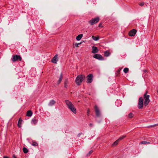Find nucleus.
<instances>
[{
	"label": "nucleus",
	"instance_id": "obj_19",
	"mask_svg": "<svg viewBox=\"0 0 158 158\" xmlns=\"http://www.w3.org/2000/svg\"><path fill=\"white\" fill-rule=\"evenodd\" d=\"M119 141L117 139V140H116V141H115L112 145V146H116V145H117L118 142H119Z\"/></svg>",
	"mask_w": 158,
	"mask_h": 158
},
{
	"label": "nucleus",
	"instance_id": "obj_5",
	"mask_svg": "<svg viewBox=\"0 0 158 158\" xmlns=\"http://www.w3.org/2000/svg\"><path fill=\"white\" fill-rule=\"evenodd\" d=\"M143 106V100L142 97L139 98V100L138 108L139 109H141Z\"/></svg>",
	"mask_w": 158,
	"mask_h": 158
},
{
	"label": "nucleus",
	"instance_id": "obj_18",
	"mask_svg": "<svg viewBox=\"0 0 158 158\" xmlns=\"http://www.w3.org/2000/svg\"><path fill=\"white\" fill-rule=\"evenodd\" d=\"M110 52L107 51H106L104 52V55L105 56H108L110 55Z\"/></svg>",
	"mask_w": 158,
	"mask_h": 158
},
{
	"label": "nucleus",
	"instance_id": "obj_39",
	"mask_svg": "<svg viewBox=\"0 0 158 158\" xmlns=\"http://www.w3.org/2000/svg\"><path fill=\"white\" fill-rule=\"evenodd\" d=\"M20 125L22 123V122L23 121L22 120V119L20 118Z\"/></svg>",
	"mask_w": 158,
	"mask_h": 158
},
{
	"label": "nucleus",
	"instance_id": "obj_29",
	"mask_svg": "<svg viewBox=\"0 0 158 158\" xmlns=\"http://www.w3.org/2000/svg\"><path fill=\"white\" fill-rule=\"evenodd\" d=\"M82 43V42L80 43H77V44H75V46H76V47H78V46L79 45H80Z\"/></svg>",
	"mask_w": 158,
	"mask_h": 158
},
{
	"label": "nucleus",
	"instance_id": "obj_40",
	"mask_svg": "<svg viewBox=\"0 0 158 158\" xmlns=\"http://www.w3.org/2000/svg\"><path fill=\"white\" fill-rule=\"evenodd\" d=\"M144 73H146L147 71L146 70H144Z\"/></svg>",
	"mask_w": 158,
	"mask_h": 158
},
{
	"label": "nucleus",
	"instance_id": "obj_3",
	"mask_svg": "<svg viewBox=\"0 0 158 158\" xmlns=\"http://www.w3.org/2000/svg\"><path fill=\"white\" fill-rule=\"evenodd\" d=\"M99 18L98 17L95 18H93L89 21V23L91 25H92L94 24L97 23L99 21Z\"/></svg>",
	"mask_w": 158,
	"mask_h": 158
},
{
	"label": "nucleus",
	"instance_id": "obj_41",
	"mask_svg": "<svg viewBox=\"0 0 158 158\" xmlns=\"http://www.w3.org/2000/svg\"><path fill=\"white\" fill-rule=\"evenodd\" d=\"M99 27H101V24H99Z\"/></svg>",
	"mask_w": 158,
	"mask_h": 158
},
{
	"label": "nucleus",
	"instance_id": "obj_9",
	"mask_svg": "<svg viewBox=\"0 0 158 158\" xmlns=\"http://www.w3.org/2000/svg\"><path fill=\"white\" fill-rule=\"evenodd\" d=\"M93 75L92 74H89L87 77L88 83H90L92 82Z\"/></svg>",
	"mask_w": 158,
	"mask_h": 158
},
{
	"label": "nucleus",
	"instance_id": "obj_14",
	"mask_svg": "<svg viewBox=\"0 0 158 158\" xmlns=\"http://www.w3.org/2000/svg\"><path fill=\"white\" fill-rule=\"evenodd\" d=\"M82 36H83L82 34H80L76 37V40L78 41L80 40L82 38Z\"/></svg>",
	"mask_w": 158,
	"mask_h": 158
},
{
	"label": "nucleus",
	"instance_id": "obj_21",
	"mask_svg": "<svg viewBox=\"0 0 158 158\" xmlns=\"http://www.w3.org/2000/svg\"><path fill=\"white\" fill-rule=\"evenodd\" d=\"M23 150L24 153H26L28 152V150L25 148H23Z\"/></svg>",
	"mask_w": 158,
	"mask_h": 158
},
{
	"label": "nucleus",
	"instance_id": "obj_24",
	"mask_svg": "<svg viewBox=\"0 0 158 158\" xmlns=\"http://www.w3.org/2000/svg\"><path fill=\"white\" fill-rule=\"evenodd\" d=\"M126 137V135L123 136L120 138H119L118 139V140L119 141L120 140H121L123 139L124 138H125Z\"/></svg>",
	"mask_w": 158,
	"mask_h": 158
},
{
	"label": "nucleus",
	"instance_id": "obj_11",
	"mask_svg": "<svg viewBox=\"0 0 158 158\" xmlns=\"http://www.w3.org/2000/svg\"><path fill=\"white\" fill-rule=\"evenodd\" d=\"M58 55L57 54H56L55 56L53 58L52 60V61L54 63L56 64L57 61L58 60V58L57 57Z\"/></svg>",
	"mask_w": 158,
	"mask_h": 158
},
{
	"label": "nucleus",
	"instance_id": "obj_36",
	"mask_svg": "<svg viewBox=\"0 0 158 158\" xmlns=\"http://www.w3.org/2000/svg\"><path fill=\"white\" fill-rule=\"evenodd\" d=\"M93 125L92 123H90L89 124V126L90 127H92L93 126Z\"/></svg>",
	"mask_w": 158,
	"mask_h": 158
},
{
	"label": "nucleus",
	"instance_id": "obj_30",
	"mask_svg": "<svg viewBox=\"0 0 158 158\" xmlns=\"http://www.w3.org/2000/svg\"><path fill=\"white\" fill-rule=\"evenodd\" d=\"M18 126L19 128L20 127V118H19L18 120Z\"/></svg>",
	"mask_w": 158,
	"mask_h": 158
},
{
	"label": "nucleus",
	"instance_id": "obj_10",
	"mask_svg": "<svg viewBox=\"0 0 158 158\" xmlns=\"http://www.w3.org/2000/svg\"><path fill=\"white\" fill-rule=\"evenodd\" d=\"M136 30L135 29H133L131 30L129 33V36H134L136 33Z\"/></svg>",
	"mask_w": 158,
	"mask_h": 158
},
{
	"label": "nucleus",
	"instance_id": "obj_34",
	"mask_svg": "<svg viewBox=\"0 0 158 158\" xmlns=\"http://www.w3.org/2000/svg\"><path fill=\"white\" fill-rule=\"evenodd\" d=\"M89 111H90L89 109H88V111H87V112L88 115H89Z\"/></svg>",
	"mask_w": 158,
	"mask_h": 158
},
{
	"label": "nucleus",
	"instance_id": "obj_37",
	"mask_svg": "<svg viewBox=\"0 0 158 158\" xmlns=\"http://www.w3.org/2000/svg\"><path fill=\"white\" fill-rule=\"evenodd\" d=\"M3 158H9L6 156H3Z\"/></svg>",
	"mask_w": 158,
	"mask_h": 158
},
{
	"label": "nucleus",
	"instance_id": "obj_12",
	"mask_svg": "<svg viewBox=\"0 0 158 158\" xmlns=\"http://www.w3.org/2000/svg\"><path fill=\"white\" fill-rule=\"evenodd\" d=\"M92 52L93 53H98V48L95 46L92 47Z\"/></svg>",
	"mask_w": 158,
	"mask_h": 158
},
{
	"label": "nucleus",
	"instance_id": "obj_4",
	"mask_svg": "<svg viewBox=\"0 0 158 158\" xmlns=\"http://www.w3.org/2000/svg\"><path fill=\"white\" fill-rule=\"evenodd\" d=\"M143 96L144 99V105L145 106H146L150 102V100L149 99L150 96L148 95H146L145 94Z\"/></svg>",
	"mask_w": 158,
	"mask_h": 158
},
{
	"label": "nucleus",
	"instance_id": "obj_43",
	"mask_svg": "<svg viewBox=\"0 0 158 158\" xmlns=\"http://www.w3.org/2000/svg\"><path fill=\"white\" fill-rule=\"evenodd\" d=\"M157 92H158V90L157 91Z\"/></svg>",
	"mask_w": 158,
	"mask_h": 158
},
{
	"label": "nucleus",
	"instance_id": "obj_31",
	"mask_svg": "<svg viewBox=\"0 0 158 158\" xmlns=\"http://www.w3.org/2000/svg\"><path fill=\"white\" fill-rule=\"evenodd\" d=\"M157 125V124H156L154 125H151L149 127H154Z\"/></svg>",
	"mask_w": 158,
	"mask_h": 158
},
{
	"label": "nucleus",
	"instance_id": "obj_32",
	"mask_svg": "<svg viewBox=\"0 0 158 158\" xmlns=\"http://www.w3.org/2000/svg\"><path fill=\"white\" fill-rule=\"evenodd\" d=\"M139 5L141 6H143L144 5V3L143 2H142V3H139Z\"/></svg>",
	"mask_w": 158,
	"mask_h": 158
},
{
	"label": "nucleus",
	"instance_id": "obj_15",
	"mask_svg": "<svg viewBox=\"0 0 158 158\" xmlns=\"http://www.w3.org/2000/svg\"><path fill=\"white\" fill-rule=\"evenodd\" d=\"M32 112L31 110H28L27 112V115L28 116L30 117L32 116Z\"/></svg>",
	"mask_w": 158,
	"mask_h": 158
},
{
	"label": "nucleus",
	"instance_id": "obj_35",
	"mask_svg": "<svg viewBox=\"0 0 158 158\" xmlns=\"http://www.w3.org/2000/svg\"><path fill=\"white\" fill-rule=\"evenodd\" d=\"M12 158H17L14 155H13L12 156Z\"/></svg>",
	"mask_w": 158,
	"mask_h": 158
},
{
	"label": "nucleus",
	"instance_id": "obj_1",
	"mask_svg": "<svg viewBox=\"0 0 158 158\" xmlns=\"http://www.w3.org/2000/svg\"><path fill=\"white\" fill-rule=\"evenodd\" d=\"M65 102L68 108L74 113L75 114L76 112V110L72 103L68 100H65Z\"/></svg>",
	"mask_w": 158,
	"mask_h": 158
},
{
	"label": "nucleus",
	"instance_id": "obj_16",
	"mask_svg": "<svg viewBox=\"0 0 158 158\" xmlns=\"http://www.w3.org/2000/svg\"><path fill=\"white\" fill-rule=\"evenodd\" d=\"M63 76H62V73L60 75V77L59 78L58 81V84H59L60 82H61Z\"/></svg>",
	"mask_w": 158,
	"mask_h": 158
},
{
	"label": "nucleus",
	"instance_id": "obj_28",
	"mask_svg": "<svg viewBox=\"0 0 158 158\" xmlns=\"http://www.w3.org/2000/svg\"><path fill=\"white\" fill-rule=\"evenodd\" d=\"M93 152V151L91 150L90 151L89 153L87 154V156H89Z\"/></svg>",
	"mask_w": 158,
	"mask_h": 158
},
{
	"label": "nucleus",
	"instance_id": "obj_17",
	"mask_svg": "<svg viewBox=\"0 0 158 158\" xmlns=\"http://www.w3.org/2000/svg\"><path fill=\"white\" fill-rule=\"evenodd\" d=\"M92 38L95 41H97L99 39V36L96 37L94 36H92Z\"/></svg>",
	"mask_w": 158,
	"mask_h": 158
},
{
	"label": "nucleus",
	"instance_id": "obj_7",
	"mask_svg": "<svg viewBox=\"0 0 158 158\" xmlns=\"http://www.w3.org/2000/svg\"><path fill=\"white\" fill-rule=\"evenodd\" d=\"M93 57L99 60H102L103 58L102 55L99 54H95L93 56Z\"/></svg>",
	"mask_w": 158,
	"mask_h": 158
},
{
	"label": "nucleus",
	"instance_id": "obj_22",
	"mask_svg": "<svg viewBox=\"0 0 158 158\" xmlns=\"http://www.w3.org/2000/svg\"><path fill=\"white\" fill-rule=\"evenodd\" d=\"M37 120L35 118L32 119V122L34 124H35L37 123Z\"/></svg>",
	"mask_w": 158,
	"mask_h": 158
},
{
	"label": "nucleus",
	"instance_id": "obj_13",
	"mask_svg": "<svg viewBox=\"0 0 158 158\" xmlns=\"http://www.w3.org/2000/svg\"><path fill=\"white\" fill-rule=\"evenodd\" d=\"M55 103L56 102L54 100H51L48 103V106H52L54 105Z\"/></svg>",
	"mask_w": 158,
	"mask_h": 158
},
{
	"label": "nucleus",
	"instance_id": "obj_25",
	"mask_svg": "<svg viewBox=\"0 0 158 158\" xmlns=\"http://www.w3.org/2000/svg\"><path fill=\"white\" fill-rule=\"evenodd\" d=\"M133 116V114L132 113H130L128 115V117L129 118H131Z\"/></svg>",
	"mask_w": 158,
	"mask_h": 158
},
{
	"label": "nucleus",
	"instance_id": "obj_23",
	"mask_svg": "<svg viewBox=\"0 0 158 158\" xmlns=\"http://www.w3.org/2000/svg\"><path fill=\"white\" fill-rule=\"evenodd\" d=\"M129 69L127 68H125L123 69V71L125 73H127Z\"/></svg>",
	"mask_w": 158,
	"mask_h": 158
},
{
	"label": "nucleus",
	"instance_id": "obj_6",
	"mask_svg": "<svg viewBox=\"0 0 158 158\" xmlns=\"http://www.w3.org/2000/svg\"><path fill=\"white\" fill-rule=\"evenodd\" d=\"M94 108L96 116L99 117L100 116L101 113L98 108L97 106L95 105L94 107Z\"/></svg>",
	"mask_w": 158,
	"mask_h": 158
},
{
	"label": "nucleus",
	"instance_id": "obj_8",
	"mask_svg": "<svg viewBox=\"0 0 158 158\" xmlns=\"http://www.w3.org/2000/svg\"><path fill=\"white\" fill-rule=\"evenodd\" d=\"M20 59V55H15L13 56L11 60L13 62H15L18 60Z\"/></svg>",
	"mask_w": 158,
	"mask_h": 158
},
{
	"label": "nucleus",
	"instance_id": "obj_20",
	"mask_svg": "<svg viewBox=\"0 0 158 158\" xmlns=\"http://www.w3.org/2000/svg\"><path fill=\"white\" fill-rule=\"evenodd\" d=\"M68 81L67 79H66L64 81V87L67 88L68 86Z\"/></svg>",
	"mask_w": 158,
	"mask_h": 158
},
{
	"label": "nucleus",
	"instance_id": "obj_2",
	"mask_svg": "<svg viewBox=\"0 0 158 158\" xmlns=\"http://www.w3.org/2000/svg\"><path fill=\"white\" fill-rule=\"evenodd\" d=\"M85 76L83 75H80L77 77L75 80L76 84L78 85H80L83 80L85 78Z\"/></svg>",
	"mask_w": 158,
	"mask_h": 158
},
{
	"label": "nucleus",
	"instance_id": "obj_38",
	"mask_svg": "<svg viewBox=\"0 0 158 158\" xmlns=\"http://www.w3.org/2000/svg\"><path fill=\"white\" fill-rule=\"evenodd\" d=\"M148 93V91H146V92L144 94V95H145L146 94V95H147V94Z\"/></svg>",
	"mask_w": 158,
	"mask_h": 158
},
{
	"label": "nucleus",
	"instance_id": "obj_27",
	"mask_svg": "<svg viewBox=\"0 0 158 158\" xmlns=\"http://www.w3.org/2000/svg\"><path fill=\"white\" fill-rule=\"evenodd\" d=\"M32 145L34 146H37L38 145V144L37 143L35 142H33Z\"/></svg>",
	"mask_w": 158,
	"mask_h": 158
},
{
	"label": "nucleus",
	"instance_id": "obj_26",
	"mask_svg": "<svg viewBox=\"0 0 158 158\" xmlns=\"http://www.w3.org/2000/svg\"><path fill=\"white\" fill-rule=\"evenodd\" d=\"M140 143L141 144H145L146 143H149V142H148L144 141L141 142Z\"/></svg>",
	"mask_w": 158,
	"mask_h": 158
},
{
	"label": "nucleus",
	"instance_id": "obj_33",
	"mask_svg": "<svg viewBox=\"0 0 158 158\" xmlns=\"http://www.w3.org/2000/svg\"><path fill=\"white\" fill-rule=\"evenodd\" d=\"M82 133H79V134H78V135H77V136H78V137H80V135H82Z\"/></svg>",
	"mask_w": 158,
	"mask_h": 158
},
{
	"label": "nucleus",
	"instance_id": "obj_42",
	"mask_svg": "<svg viewBox=\"0 0 158 158\" xmlns=\"http://www.w3.org/2000/svg\"><path fill=\"white\" fill-rule=\"evenodd\" d=\"M20 61L21 60H22V58H21V57H20Z\"/></svg>",
	"mask_w": 158,
	"mask_h": 158
}]
</instances>
